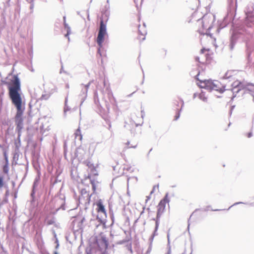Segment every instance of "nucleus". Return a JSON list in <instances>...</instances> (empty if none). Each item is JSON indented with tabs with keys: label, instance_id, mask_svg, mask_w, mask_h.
I'll return each mask as SVG.
<instances>
[{
	"label": "nucleus",
	"instance_id": "obj_1",
	"mask_svg": "<svg viewBox=\"0 0 254 254\" xmlns=\"http://www.w3.org/2000/svg\"><path fill=\"white\" fill-rule=\"evenodd\" d=\"M1 82L7 87L9 98L12 104L23 101L21 82L17 74H14L9 81L1 79Z\"/></svg>",
	"mask_w": 254,
	"mask_h": 254
},
{
	"label": "nucleus",
	"instance_id": "obj_2",
	"mask_svg": "<svg viewBox=\"0 0 254 254\" xmlns=\"http://www.w3.org/2000/svg\"><path fill=\"white\" fill-rule=\"evenodd\" d=\"M16 109V113L14 120L16 125L15 131L17 134L22 133V130L23 128V115L25 109V103L24 101L12 104Z\"/></svg>",
	"mask_w": 254,
	"mask_h": 254
},
{
	"label": "nucleus",
	"instance_id": "obj_3",
	"mask_svg": "<svg viewBox=\"0 0 254 254\" xmlns=\"http://www.w3.org/2000/svg\"><path fill=\"white\" fill-rule=\"evenodd\" d=\"M228 4L227 14L224 18L226 23L232 22L234 19L237 7V0H228Z\"/></svg>",
	"mask_w": 254,
	"mask_h": 254
},
{
	"label": "nucleus",
	"instance_id": "obj_4",
	"mask_svg": "<svg viewBox=\"0 0 254 254\" xmlns=\"http://www.w3.org/2000/svg\"><path fill=\"white\" fill-rule=\"evenodd\" d=\"M96 205L97 206V210L98 213L97 216V219L98 222H99L101 224L103 225L104 227L105 228L107 213L102 200L101 199L98 200L96 202Z\"/></svg>",
	"mask_w": 254,
	"mask_h": 254
},
{
	"label": "nucleus",
	"instance_id": "obj_5",
	"mask_svg": "<svg viewBox=\"0 0 254 254\" xmlns=\"http://www.w3.org/2000/svg\"><path fill=\"white\" fill-rule=\"evenodd\" d=\"M201 83L203 85H198V86L200 88H204L209 91H211L214 90L219 91L220 93H222L226 90V89H224V87L220 88L218 84L213 82L211 80L201 81Z\"/></svg>",
	"mask_w": 254,
	"mask_h": 254
},
{
	"label": "nucleus",
	"instance_id": "obj_6",
	"mask_svg": "<svg viewBox=\"0 0 254 254\" xmlns=\"http://www.w3.org/2000/svg\"><path fill=\"white\" fill-rule=\"evenodd\" d=\"M107 35L106 24L104 23L103 19L100 21V27L98 33L96 42L100 47H103V43L105 40V36Z\"/></svg>",
	"mask_w": 254,
	"mask_h": 254
},
{
	"label": "nucleus",
	"instance_id": "obj_7",
	"mask_svg": "<svg viewBox=\"0 0 254 254\" xmlns=\"http://www.w3.org/2000/svg\"><path fill=\"white\" fill-rule=\"evenodd\" d=\"M168 193H167L164 196V197L160 200L158 206H157V215L156 218H152V220L154 221H158L160 222V219L164 213L166 207V204L169 202V199L168 197Z\"/></svg>",
	"mask_w": 254,
	"mask_h": 254
},
{
	"label": "nucleus",
	"instance_id": "obj_8",
	"mask_svg": "<svg viewBox=\"0 0 254 254\" xmlns=\"http://www.w3.org/2000/svg\"><path fill=\"white\" fill-rule=\"evenodd\" d=\"M231 86L232 88L231 89V91L233 95L230 102L234 100V98L236 97L237 94L241 90L245 89V91H246V89H248V88L246 87V85L244 83L239 80H236L233 82L231 84Z\"/></svg>",
	"mask_w": 254,
	"mask_h": 254
},
{
	"label": "nucleus",
	"instance_id": "obj_9",
	"mask_svg": "<svg viewBox=\"0 0 254 254\" xmlns=\"http://www.w3.org/2000/svg\"><path fill=\"white\" fill-rule=\"evenodd\" d=\"M243 34L239 31H234L230 38V43L228 45L229 50L232 52L234 50L235 46L237 42V40L240 38Z\"/></svg>",
	"mask_w": 254,
	"mask_h": 254
},
{
	"label": "nucleus",
	"instance_id": "obj_10",
	"mask_svg": "<svg viewBox=\"0 0 254 254\" xmlns=\"http://www.w3.org/2000/svg\"><path fill=\"white\" fill-rule=\"evenodd\" d=\"M254 3L249 2L245 9V12L246 15L247 21H250V23H253L254 21Z\"/></svg>",
	"mask_w": 254,
	"mask_h": 254
},
{
	"label": "nucleus",
	"instance_id": "obj_11",
	"mask_svg": "<svg viewBox=\"0 0 254 254\" xmlns=\"http://www.w3.org/2000/svg\"><path fill=\"white\" fill-rule=\"evenodd\" d=\"M96 242L100 251H102V250L104 249L106 251V250L108 249L109 246V242L105 236H102L100 239L96 241Z\"/></svg>",
	"mask_w": 254,
	"mask_h": 254
},
{
	"label": "nucleus",
	"instance_id": "obj_12",
	"mask_svg": "<svg viewBox=\"0 0 254 254\" xmlns=\"http://www.w3.org/2000/svg\"><path fill=\"white\" fill-rule=\"evenodd\" d=\"M89 86L90 83H88L85 85H83V84L81 85L82 88L81 93L79 95V98L80 99V106L82 105L87 97V94Z\"/></svg>",
	"mask_w": 254,
	"mask_h": 254
},
{
	"label": "nucleus",
	"instance_id": "obj_13",
	"mask_svg": "<svg viewBox=\"0 0 254 254\" xmlns=\"http://www.w3.org/2000/svg\"><path fill=\"white\" fill-rule=\"evenodd\" d=\"M91 196V194L89 195L88 192L85 189H82L80 191V195L79 196V199L81 201H83L85 203H89Z\"/></svg>",
	"mask_w": 254,
	"mask_h": 254
},
{
	"label": "nucleus",
	"instance_id": "obj_14",
	"mask_svg": "<svg viewBox=\"0 0 254 254\" xmlns=\"http://www.w3.org/2000/svg\"><path fill=\"white\" fill-rule=\"evenodd\" d=\"M246 58L248 61V64H250L252 61V58L251 57V54L253 51L252 46L249 42L247 41L246 42Z\"/></svg>",
	"mask_w": 254,
	"mask_h": 254
},
{
	"label": "nucleus",
	"instance_id": "obj_15",
	"mask_svg": "<svg viewBox=\"0 0 254 254\" xmlns=\"http://www.w3.org/2000/svg\"><path fill=\"white\" fill-rule=\"evenodd\" d=\"M39 182H40V177H39V176L36 177L34 179V183L32 185V191H31V194H30L31 197L32 198V200H31L32 202H34L35 201V192H36V189L38 187Z\"/></svg>",
	"mask_w": 254,
	"mask_h": 254
},
{
	"label": "nucleus",
	"instance_id": "obj_16",
	"mask_svg": "<svg viewBox=\"0 0 254 254\" xmlns=\"http://www.w3.org/2000/svg\"><path fill=\"white\" fill-rule=\"evenodd\" d=\"M211 28H212V26H209V27L207 28V30H206L205 33H204L203 31L202 30H201V29H198L197 30V32L200 35H206L207 36H209L211 38L214 39V41H216V39L213 38V34L209 32V31L210 30Z\"/></svg>",
	"mask_w": 254,
	"mask_h": 254
},
{
	"label": "nucleus",
	"instance_id": "obj_17",
	"mask_svg": "<svg viewBox=\"0 0 254 254\" xmlns=\"http://www.w3.org/2000/svg\"><path fill=\"white\" fill-rule=\"evenodd\" d=\"M64 26L65 28L66 29V34H65V37L68 38V40H69V35L70 34V28L68 25L65 22V16L64 17Z\"/></svg>",
	"mask_w": 254,
	"mask_h": 254
},
{
	"label": "nucleus",
	"instance_id": "obj_18",
	"mask_svg": "<svg viewBox=\"0 0 254 254\" xmlns=\"http://www.w3.org/2000/svg\"><path fill=\"white\" fill-rule=\"evenodd\" d=\"M75 139L81 140L82 139V135L81 134L80 127H79L75 131L74 133Z\"/></svg>",
	"mask_w": 254,
	"mask_h": 254
},
{
	"label": "nucleus",
	"instance_id": "obj_19",
	"mask_svg": "<svg viewBox=\"0 0 254 254\" xmlns=\"http://www.w3.org/2000/svg\"><path fill=\"white\" fill-rule=\"evenodd\" d=\"M27 3L30 4L29 9L30 10V14L33 12V9L35 5L34 0H25Z\"/></svg>",
	"mask_w": 254,
	"mask_h": 254
},
{
	"label": "nucleus",
	"instance_id": "obj_20",
	"mask_svg": "<svg viewBox=\"0 0 254 254\" xmlns=\"http://www.w3.org/2000/svg\"><path fill=\"white\" fill-rule=\"evenodd\" d=\"M68 95V92L67 93V96L65 98L64 107V114H65V113L67 111H69L70 110V108L67 105Z\"/></svg>",
	"mask_w": 254,
	"mask_h": 254
},
{
	"label": "nucleus",
	"instance_id": "obj_21",
	"mask_svg": "<svg viewBox=\"0 0 254 254\" xmlns=\"http://www.w3.org/2000/svg\"><path fill=\"white\" fill-rule=\"evenodd\" d=\"M233 71H228L225 73L224 75L223 76V79H230L233 76Z\"/></svg>",
	"mask_w": 254,
	"mask_h": 254
},
{
	"label": "nucleus",
	"instance_id": "obj_22",
	"mask_svg": "<svg viewBox=\"0 0 254 254\" xmlns=\"http://www.w3.org/2000/svg\"><path fill=\"white\" fill-rule=\"evenodd\" d=\"M198 98L203 102H207V98L205 96V92L201 91V93L198 95Z\"/></svg>",
	"mask_w": 254,
	"mask_h": 254
},
{
	"label": "nucleus",
	"instance_id": "obj_23",
	"mask_svg": "<svg viewBox=\"0 0 254 254\" xmlns=\"http://www.w3.org/2000/svg\"><path fill=\"white\" fill-rule=\"evenodd\" d=\"M155 221V228H154V232H153V234H152L154 236H157L158 235L157 231H158L159 224H160L159 221Z\"/></svg>",
	"mask_w": 254,
	"mask_h": 254
},
{
	"label": "nucleus",
	"instance_id": "obj_24",
	"mask_svg": "<svg viewBox=\"0 0 254 254\" xmlns=\"http://www.w3.org/2000/svg\"><path fill=\"white\" fill-rule=\"evenodd\" d=\"M88 177L89 178L90 183H91V184L92 185V190L93 191V193H94L95 192V191H96V183H95L94 180L91 179L89 176Z\"/></svg>",
	"mask_w": 254,
	"mask_h": 254
},
{
	"label": "nucleus",
	"instance_id": "obj_25",
	"mask_svg": "<svg viewBox=\"0 0 254 254\" xmlns=\"http://www.w3.org/2000/svg\"><path fill=\"white\" fill-rule=\"evenodd\" d=\"M181 101L182 102V107H181V109L179 111H178V112L177 113V114H176V115L175 116L174 120H175V121H177L180 118V112H181L182 108H183V107L184 106V101L182 99L181 100Z\"/></svg>",
	"mask_w": 254,
	"mask_h": 254
},
{
	"label": "nucleus",
	"instance_id": "obj_26",
	"mask_svg": "<svg viewBox=\"0 0 254 254\" xmlns=\"http://www.w3.org/2000/svg\"><path fill=\"white\" fill-rule=\"evenodd\" d=\"M8 164L9 163H5L2 166V171L5 174H8L9 171Z\"/></svg>",
	"mask_w": 254,
	"mask_h": 254
},
{
	"label": "nucleus",
	"instance_id": "obj_27",
	"mask_svg": "<svg viewBox=\"0 0 254 254\" xmlns=\"http://www.w3.org/2000/svg\"><path fill=\"white\" fill-rule=\"evenodd\" d=\"M3 154L4 159L5 161V163H8V155L7 154L6 151L5 149H3Z\"/></svg>",
	"mask_w": 254,
	"mask_h": 254
},
{
	"label": "nucleus",
	"instance_id": "obj_28",
	"mask_svg": "<svg viewBox=\"0 0 254 254\" xmlns=\"http://www.w3.org/2000/svg\"><path fill=\"white\" fill-rule=\"evenodd\" d=\"M244 93H249L253 97V101L254 102V91H252L250 89H246V91H245Z\"/></svg>",
	"mask_w": 254,
	"mask_h": 254
},
{
	"label": "nucleus",
	"instance_id": "obj_29",
	"mask_svg": "<svg viewBox=\"0 0 254 254\" xmlns=\"http://www.w3.org/2000/svg\"><path fill=\"white\" fill-rule=\"evenodd\" d=\"M4 186V181L3 177L0 175V189L3 188Z\"/></svg>",
	"mask_w": 254,
	"mask_h": 254
},
{
	"label": "nucleus",
	"instance_id": "obj_30",
	"mask_svg": "<svg viewBox=\"0 0 254 254\" xmlns=\"http://www.w3.org/2000/svg\"><path fill=\"white\" fill-rule=\"evenodd\" d=\"M49 97L50 95L49 94H42L40 99L41 100H47Z\"/></svg>",
	"mask_w": 254,
	"mask_h": 254
},
{
	"label": "nucleus",
	"instance_id": "obj_31",
	"mask_svg": "<svg viewBox=\"0 0 254 254\" xmlns=\"http://www.w3.org/2000/svg\"><path fill=\"white\" fill-rule=\"evenodd\" d=\"M102 47H98L97 50V56H99L100 58L102 57V53H101V48Z\"/></svg>",
	"mask_w": 254,
	"mask_h": 254
},
{
	"label": "nucleus",
	"instance_id": "obj_32",
	"mask_svg": "<svg viewBox=\"0 0 254 254\" xmlns=\"http://www.w3.org/2000/svg\"><path fill=\"white\" fill-rule=\"evenodd\" d=\"M130 180H133L135 182H136L137 181V178L136 177H129L127 178V183H128V182Z\"/></svg>",
	"mask_w": 254,
	"mask_h": 254
},
{
	"label": "nucleus",
	"instance_id": "obj_33",
	"mask_svg": "<svg viewBox=\"0 0 254 254\" xmlns=\"http://www.w3.org/2000/svg\"><path fill=\"white\" fill-rule=\"evenodd\" d=\"M140 27V26H139V28ZM138 32L142 36H145L146 33H147V32L146 31V30H144L143 31H141L139 29H138Z\"/></svg>",
	"mask_w": 254,
	"mask_h": 254
},
{
	"label": "nucleus",
	"instance_id": "obj_34",
	"mask_svg": "<svg viewBox=\"0 0 254 254\" xmlns=\"http://www.w3.org/2000/svg\"><path fill=\"white\" fill-rule=\"evenodd\" d=\"M245 204V203L244 202H235V203H234L233 205H232L231 206H230L229 207L228 209H227V210H229L230 208H231L232 206H235V205H238V204Z\"/></svg>",
	"mask_w": 254,
	"mask_h": 254
},
{
	"label": "nucleus",
	"instance_id": "obj_35",
	"mask_svg": "<svg viewBox=\"0 0 254 254\" xmlns=\"http://www.w3.org/2000/svg\"><path fill=\"white\" fill-rule=\"evenodd\" d=\"M21 135V133L17 134V140L18 141V143H19V145H20L21 144V140H20V137Z\"/></svg>",
	"mask_w": 254,
	"mask_h": 254
},
{
	"label": "nucleus",
	"instance_id": "obj_36",
	"mask_svg": "<svg viewBox=\"0 0 254 254\" xmlns=\"http://www.w3.org/2000/svg\"><path fill=\"white\" fill-rule=\"evenodd\" d=\"M154 237L155 236H154L153 235H151V237L149 238V241L150 242V244H152V242L153 241Z\"/></svg>",
	"mask_w": 254,
	"mask_h": 254
},
{
	"label": "nucleus",
	"instance_id": "obj_37",
	"mask_svg": "<svg viewBox=\"0 0 254 254\" xmlns=\"http://www.w3.org/2000/svg\"><path fill=\"white\" fill-rule=\"evenodd\" d=\"M141 118L143 119L144 116H145V112L144 110H141Z\"/></svg>",
	"mask_w": 254,
	"mask_h": 254
},
{
	"label": "nucleus",
	"instance_id": "obj_38",
	"mask_svg": "<svg viewBox=\"0 0 254 254\" xmlns=\"http://www.w3.org/2000/svg\"><path fill=\"white\" fill-rule=\"evenodd\" d=\"M56 243H57V245H56L55 248L56 249H57L59 247V241H58V240L57 238H56Z\"/></svg>",
	"mask_w": 254,
	"mask_h": 254
},
{
	"label": "nucleus",
	"instance_id": "obj_39",
	"mask_svg": "<svg viewBox=\"0 0 254 254\" xmlns=\"http://www.w3.org/2000/svg\"><path fill=\"white\" fill-rule=\"evenodd\" d=\"M60 208L62 209L63 210H65V204H64V203H63V204H61Z\"/></svg>",
	"mask_w": 254,
	"mask_h": 254
},
{
	"label": "nucleus",
	"instance_id": "obj_40",
	"mask_svg": "<svg viewBox=\"0 0 254 254\" xmlns=\"http://www.w3.org/2000/svg\"><path fill=\"white\" fill-rule=\"evenodd\" d=\"M151 245L152 244H150V246L148 247V250L146 252L147 253H149L150 252V251H151Z\"/></svg>",
	"mask_w": 254,
	"mask_h": 254
},
{
	"label": "nucleus",
	"instance_id": "obj_41",
	"mask_svg": "<svg viewBox=\"0 0 254 254\" xmlns=\"http://www.w3.org/2000/svg\"><path fill=\"white\" fill-rule=\"evenodd\" d=\"M253 136V133L252 132H249V133H248L247 134V136L248 138H250L252 136Z\"/></svg>",
	"mask_w": 254,
	"mask_h": 254
},
{
	"label": "nucleus",
	"instance_id": "obj_42",
	"mask_svg": "<svg viewBox=\"0 0 254 254\" xmlns=\"http://www.w3.org/2000/svg\"><path fill=\"white\" fill-rule=\"evenodd\" d=\"M235 105H233V106H232L231 107V110L230 111V114L231 115L232 114V111L235 108Z\"/></svg>",
	"mask_w": 254,
	"mask_h": 254
},
{
	"label": "nucleus",
	"instance_id": "obj_43",
	"mask_svg": "<svg viewBox=\"0 0 254 254\" xmlns=\"http://www.w3.org/2000/svg\"><path fill=\"white\" fill-rule=\"evenodd\" d=\"M77 14L80 16L84 20H85V18L84 17V16L80 13V11H77Z\"/></svg>",
	"mask_w": 254,
	"mask_h": 254
},
{
	"label": "nucleus",
	"instance_id": "obj_44",
	"mask_svg": "<svg viewBox=\"0 0 254 254\" xmlns=\"http://www.w3.org/2000/svg\"><path fill=\"white\" fill-rule=\"evenodd\" d=\"M199 74V71H197V74L195 76V79L197 80H199L198 78V76Z\"/></svg>",
	"mask_w": 254,
	"mask_h": 254
},
{
	"label": "nucleus",
	"instance_id": "obj_45",
	"mask_svg": "<svg viewBox=\"0 0 254 254\" xmlns=\"http://www.w3.org/2000/svg\"><path fill=\"white\" fill-rule=\"evenodd\" d=\"M150 199V195H148V196H146V200H145V202L147 203V201Z\"/></svg>",
	"mask_w": 254,
	"mask_h": 254
},
{
	"label": "nucleus",
	"instance_id": "obj_46",
	"mask_svg": "<svg viewBox=\"0 0 254 254\" xmlns=\"http://www.w3.org/2000/svg\"><path fill=\"white\" fill-rule=\"evenodd\" d=\"M87 165L89 167H91V166H93V165L92 163H91L90 162H88L87 163ZM93 167H94V166H93Z\"/></svg>",
	"mask_w": 254,
	"mask_h": 254
},
{
	"label": "nucleus",
	"instance_id": "obj_47",
	"mask_svg": "<svg viewBox=\"0 0 254 254\" xmlns=\"http://www.w3.org/2000/svg\"><path fill=\"white\" fill-rule=\"evenodd\" d=\"M9 195V190H6L5 193V197H7Z\"/></svg>",
	"mask_w": 254,
	"mask_h": 254
},
{
	"label": "nucleus",
	"instance_id": "obj_48",
	"mask_svg": "<svg viewBox=\"0 0 254 254\" xmlns=\"http://www.w3.org/2000/svg\"><path fill=\"white\" fill-rule=\"evenodd\" d=\"M170 236H169V233H168L167 234V239H168V244H170Z\"/></svg>",
	"mask_w": 254,
	"mask_h": 254
},
{
	"label": "nucleus",
	"instance_id": "obj_49",
	"mask_svg": "<svg viewBox=\"0 0 254 254\" xmlns=\"http://www.w3.org/2000/svg\"><path fill=\"white\" fill-rule=\"evenodd\" d=\"M198 94L197 93H194L193 95V98H195L198 96Z\"/></svg>",
	"mask_w": 254,
	"mask_h": 254
},
{
	"label": "nucleus",
	"instance_id": "obj_50",
	"mask_svg": "<svg viewBox=\"0 0 254 254\" xmlns=\"http://www.w3.org/2000/svg\"><path fill=\"white\" fill-rule=\"evenodd\" d=\"M152 150V148H151L149 151L148 153L147 154V157L149 158V154H150V152Z\"/></svg>",
	"mask_w": 254,
	"mask_h": 254
},
{
	"label": "nucleus",
	"instance_id": "obj_51",
	"mask_svg": "<svg viewBox=\"0 0 254 254\" xmlns=\"http://www.w3.org/2000/svg\"><path fill=\"white\" fill-rule=\"evenodd\" d=\"M224 210H225V209H211L212 211H214Z\"/></svg>",
	"mask_w": 254,
	"mask_h": 254
},
{
	"label": "nucleus",
	"instance_id": "obj_52",
	"mask_svg": "<svg viewBox=\"0 0 254 254\" xmlns=\"http://www.w3.org/2000/svg\"><path fill=\"white\" fill-rule=\"evenodd\" d=\"M206 50L205 48H203L200 50L201 53H203Z\"/></svg>",
	"mask_w": 254,
	"mask_h": 254
},
{
	"label": "nucleus",
	"instance_id": "obj_53",
	"mask_svg": "<svg viewBox=\"0 0 254 254\" xmlns=\"http://www.w3.org/2000/svg\"><path fill=\"white\" fill-rule=\"evenodd\" d=\"M9 128H8L6 131H5V135H7L9 134Z\"/></svg>",
	"mask_w": 254,
	"mask_h": 254
},
{
	"label": "nucleus",
	"instance_id": "obj_54",
	"mask_svg": "<svg viewBox=\"0 0 254 254\" xmlns=\"http://www.w3.org/2000/svg\"><path fill=\"white\" fill-rule=\"evenodd\" d=\"M87 18L89 20H90L89 19V10H87Z\"/></svg>",
	"mask_w": 254,
	"mask_h": 254
},
{
	"label": "nucleus",
	"instance_id": "obj_55",
	"mask_svg": "<svg viewBox=\"0 0 254 254\" xmlns=\"http://www.w3.org/2000/svg\"><path fill=\"white\" fill-rule=\"evenodd\" d=\"M166 254H171V249H170V247L169 248V250L168 251V252L166 253Z\"/></svg>",
	"mask_w": 254,
	"mask_h": 254
},
{
	"label": "nucleus",
	"instance_id": "obj_56",
	"mask_svg": "<svg viewBox=\"0 0 254 254\" xmlns=\"http://www.w3.org/2000/svg\"><path fill=\"white\" fill-rule=\"evenodd\" d=\"M155 188V186H154V187H153V190L151 191V192H150V195H151V194H152V193L154 192Z\"/></svg>",
	"mask_w": 254,
	"mask_h": 254
},
{
	"label": "nucleus",
	"instance_id": "obj_57",
	"mask_svg": "<svg viewBox=\"0 0 254 254\" xmlns=\"http://www.w3.org/2000/svg\"><path fill=\"white\" fill-rule=\"evenodd\" d=\"M210 207V206H207L206 208L205 209V211H208Z\"/></svg>",
	"mask_w": 254,
	"mask_h": 254
},
{
	"label": "nucleus",
	"instance_id": "obj_58",
	"mask_svg": "<svg viewBox=\"0 0 254 254\" xmlns=\"http://www.w3.org/2000/svg\"><path fill=\"white\" fill-rule=\"evenodd\" d=\"M190 220H188V229L189 230V228H190Z\"/></svg>",
	"mask_w": 254,
	"mask_h": 254
},
{
	"label": "nucleus",
	"instance_id": "obj_59",
	"mask_svg": "<svg viewBox=\"0 0 254 254\" xmlns=\"http://www.w3.org/2000/svg\"><path fill=\"white\" fill-rule=\"evenodd\" d=\"M65 87L66 88H69V85L68 83H67L65 85Z\"/></svg>",
	"mask_w": 254,
	"mask_h": 254
},
{
	"label": "nucleus",
	"instance_id": "obj_60",
	"mask_svg": "<svg viewBox=\"0 0 254 254\" xmlns=\"http://www.w3.org/2000/svg\"><path fill=\"white\" fill-rule=\"evenodd\" d=\"M58 180L57 179V178H56L55 181V182H54V184H56L58 182Z\"/></svg>",
	"mask_w": 254,
	"mask_h": 254
},
{
	"label": "nucleus",
	"instance_id": "obj_61",
	"mask_svg": "<svg viewBox=\"0 0 254 254\" xmlns=\"http://www.w3.org/2000/svg\"><path fill=\"white\" fill-rule=\"evenodd\" d=\"M63 70V66L62 65L61 67V68L60 69V73H62Z\"/></svg>",
	"mask_w": 254,
	"mask_h": 254
},
{
	"label": "nucleus",
	"instance_id": "obj_62",
	"mask_svg": "<svg viewBox=\"0 0 254 254\" xmlns=\"http://www.w3.org/2000/svg\"><path fill=\"white\" fill-rule=\"evenodd\" d=\"M202 26L203 27V28H205V26H204V23L203 21H202Z\"/></svg>",
	"mask_w": 254,
	"mask_h": 254
},
{
	"label": "nucleus",
	"instance_id": "obj_63",
	"mask_svg": "<svg viewBox=\"0 0 254 254\" xmlns=\"http://www.w3.org/2000/svg\"><path fill=\"white\" fill-rule=\"evenodd\" d=\"M54 254H59V253L57 251H55Z\"/></svg>",
	"mask_w": 254,
	"mask_h": 254
},
{
	"label": "nucleus",
	"instance_id": "obj_64",
	"mask_svg": "<svg viewBox=\"0 0 254 254\" xmlns=\"http://www.w3.org/2000/svg\"><path fill=\"white\" fill-rule=\"evenodd\" d=\"M86 254H91L90 252H86Z\"/></svg>",
	"mask_w": 254,
	"mask_h": 254
}]
</instances>
